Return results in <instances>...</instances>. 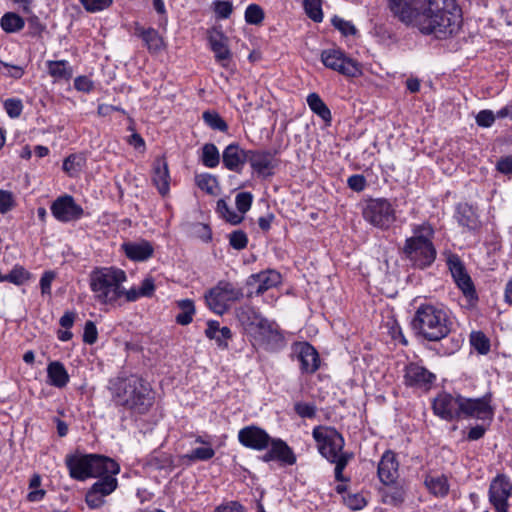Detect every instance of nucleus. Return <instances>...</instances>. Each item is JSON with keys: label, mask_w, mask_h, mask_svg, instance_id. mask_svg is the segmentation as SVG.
I'll return each instance as SVG.
<instances>
[{"label": "nucleus", "mask_w": 512, "mask_h": 512, "mask_svg": "<svg viewBox=\"0 0 512 512\" xmlns=\"http://www.w3.org/2000/svg\"><path fill=\"white\" fill-rule=\"evenodd\" d=\"M410 326L418 339L440 342L449 336L454 322L450 310L443 304L425 302L416 307Z\"/></svg>", "instance_id": "nucleus-2"}, {"label": "nucleus", "mask_w": 512, "mask_h": 512, "mask_svg": "<svg viewBox=\"0 0 512 512\" xmlns=\"http://www.w3.org/2000/svg\"><path fill=\"white\" fill-rule=\"evenodd\" d=\"M214 456L215 450L211 446H207L195 448L190 453L182 455L180 459L183 464L189 466L196 461H208Z\"/></svg>", "instance_id": "nucleus-38"}, {"label": "nucleus", "mask_w": 512, "mask_h": 512, "mask_svg": "<svg viewBox=\"0 0 512 512\" xmlns=\"http://www.w3.org/2000/svg\"><path fill=\"white\" fill-rule=\"evenodd\" d=\"M331 23L335 29L339 30L345 37L353 36L357 33V29L351 21L344 20L339 16H334Z\"/></svg>", "instance_id": "nucleus-51"}, {"label": "nucleus", "mask_w": 512, "mask_h": 512, "mask_svg": "<svg viewBox=\"0 0 512 512\" xmlns=\"http://www.w3.org/2000/svg\"><path fill=\"white\" fill-rule=\"evenodd\" d=\"M152 181L162 196L169 192L170 174L164 157H158L154 160Z\"/></svg>", "instance_id": "nucleus-28"}, {"label": "nucleus", "mask_w": 512, "mask_h": 512, "mask_svg": "<svg viewBox=\"0 0 512 512\" xmlns=\"http://www.w3.org/2000/svg\"><path fill=\"white\" fill-rule=\"evenodd\" d=\"M297 358L300 362L302 374H313L320 367V357L317 350L308 342H300L297 345Z\"/></svg>", "instance_id": "nucleus-24"}, {"label": "nucleus", "mask_w": 512, "mask_h": 512, "mask_svg": "<svg viewBox=\"0 0 512 512\" xmlns=\"http://www.w3.org/2000/svg\"><path fill=\"white\" fill-rule=\"evenodd\" d=\"M306 15L316 23L323 21L322 0H303Z\"/></svg>", "instance_id": "nucleus-46"}, {"label": "nucleus", "mask_w": 512, "mask_h": 512, "mask_svg": "<svg viewBox=\"0 0 512 512\" xmlns=\"http://www.w3.org/2000/svg\"><path fill=\"white\" fill-rule=\"evenodd\" d=\"M98 339V331L95 323L91 320L86 321L83 333V342L93 345Z\"/></svg>", "instance_id": "nucleus-62"}, {"label": "nucleus", "mask_w": 512, "mask_h": 512, "mask_svg": "<svg viewBox=\"0 0 512 512\" xmlns=\"http://www.w3.org/2000/svg\"><path fill=\"white\" fill-rule=\"evenodd\" d=\"M228 238L229 245L235 250H243L248 245V237L243 230L232 231Z\"/></svg>", "instance_id": "nucleus-55"}, {"label": "nucleus", "mask_w": 512, "mask_h": 512, "mask_svg": "<svg viewBox=\"0 0 512 512\" xmlns=\"http://www.w3.org/2000/svg\"><path fill=\"white\" fill-rule=\"evenodd\" d=\"M321 62L323 65L339 74L348 77L356 78L362 75L361 64L349 57L340 48L325 49L321 52Z\"/></svg>", "instance_id": "nucleus-9"}, {"label": "nucleus", "mask_w": 512, "mask_h": 512, "mask_svg": "<svg viewBox=\"0 0 512 512\" xmlns=\"http://www.w3.org/2000/svg\"><path fill=\"white\" fill-rule=\"evenodd\" d=\"M126 272L117 267H97L90 273V289L101 304H113L123 297Z\"/></svg>", "instance_id": "nucleus-5"}, {"label": "nucleus", "mask_w": 512, "mask_h": 512, "mask_svg": "<svg viewBox=\"0 0 512 512\" xmlns=\"http://www.w3.org/2000/svg\"><path fill=\"white\" fill-rule=\"evenodd\" d=\"M208 41L216 61L222 67H228L232 58V53L228 47V37L220 30H213L208 36Z\"/></svg>", "instance_id": "nucleus-25"}, {"label": "nucleus", "mask_w": 512, "mask_h": 512, "mask_svg": "<svg viewBox=\"0 0 512 512\" xmlns=\"http://www.w3.org/2000/svg\"><path fill=\"white\" fill-rule=\"evenodd\" d=\"M489 501L497 512H509L508 500L512 496V483L505 474H498L490 483Z\"/></svg>", "instance_id": "nucleus-12"}, {"label": "nucleus", "mask_w": 512, "mask_h": 512, "mask_svg": "<svg viewBox=\"0 0 512 512\" xmlns=\"http://www.w3.org/2000/svg\"><path fill=\"white\" fill-rule=\"evenodd\" d=\"M353 457L352 453H342L339 459L336 461H330V463L335 464V479L340 482H347L349 478L344 477L343 471L346 468L349 460Z\"/></svg>", "instance_id": "nucleus-52"}, {"label": "nucleus", "mask_w": 512, "mask_h": 512, "mask_svg": "<svg viewBox=\"0 0 512 512\" xmlns=\"http://www.w3.org/2000/svg\"><path fill=\"white\" fill-rule=\"evenodd\" d=\"M74 88L80 92L90 93L94 90V83L89 77L81 75L74 79Z\"/></svg>", "instance_id": "nucleus-64"}, {"label": "nucleus", "mask_w": 512, "mask_h": 512, "mask_svg": "<svg viewBox=\"0 0 512 512\" xmlns=\"http://www.w3.org/2000/svg\"><path fill=\"white\" fill-rule=\"evenodd\" d=\"M413 235L406 238L403 247L400 249L402 259L419 270L432 266L436 260L437 251L433 243L434 229L428 223L414 225Z\"/></svg>", "instance_id": "nucleus-4"}, {"label": "nucleus", "mask_w": 512, "mask_h": 512, "mask_svg": "<svg viewBox=\"0 0 512 512\" xmlns=\"http://www.w3.org/2000/svg\"><path fill=\"white\" fill-rule=\"evenodd\" d=\"M462 23V9L456 0H424L417 29L423 35L446 40L458 34Z\"/></svg>", "instance_id": "nucleus-1"}, {"label": "nucleus", "mask_w": 512, "mask_h": 512, "mask_svg": "<svg viewBox=\"0 0 512 512\" xmlns=\"http://www.w3.org/2000/svg\"><path fill=\"white\" fill-rule=\"evenodd\" d=\"M248 161V150L242 149L238 143H231L222 153L223 166L236 173H241Z\"/></svg>", "instance_id": "nucleus-23"}, {"label": "nucleus", "mask_w": 512, "mask_h": 512, "mask_svg": "<svg viewBox=\"0 0 512 512\" xmlns=\"http://www.w3.org/2000/svg\"><path fill=\"white\" fill-rule=\"evenodd\" d=\"M135 35L142 39L147 49L152 53L160 51L163 47V39L154 28H144L137 25Z\"/></svg>", "instance_id": "nucleus-34"}, {"label": "nucleus", "mask_w": 512, "mask_h": 512, "mask_svg": "<svg viewBox=\"0 0 512 512\" xmlns=\"http://www.w3.org/2000/svg\"><path fill=\"white\" fill-rule=\"evenodd\" d=\"M295 413L304 419H313L316 417L317 407L313 403L296 402L294 404Z\"/></svg>", "instance_id": "nucleus-53"}, {"label": "nucleus", "mask_w": 512, "mask_h": 512, "mask_svg": "<svg viewBox=\"0 0 512 512\" xmlns=\"http://www.w3.org/2000/svg\"><path fill=\"white\" fill-rule=\"evenodd\" d=\"M307 104L311 111L319 116L325 123L330 124L332 121V114L328 106L321 99V97L313 92L307 96Z\"/></svg>", "instance_id": "nucleus-37"}, {"label": "nucleus", "mask_w": 512, "mask_h": 512, "mask_svg": "<svg viewBox=\"0 0 512 512\" xmlns=\"http://www.w3.org/2000/svg\"><path fill=\"white\" fill-rule=\"evenodd\" d=\"M202 119H203L204 123L212 130H217L220 132L228 131L227 122L215 110L204 111L202 114Z\"/></svg>", "instance_id": "nucleus-43"}, {"label": "nucleus", "mask_w": 512, "mask_h": 512, "mask_svg": "<svg viewBox=\"0 0 512 512\" xmlns=\"http://www.w3.org/2000/svg\"><path fill=\"white\" fill-rule=\"evenodd\" d=\"M454 217L459 225L469 230H475L479 225L476 208L467 202L456 205Z\"/></svg>", "instance_id": "nucleus-30"}, {"label": "nucleus", "mask_w": 512, "mask_h": 512, "mask_svg": "<svg viewBox=\"0 0 512 512\" xmlns=\"http://www.w3.org/2000/svg\"><path fill=\"white\" fill-rule=\"evenodd\" d=\"M363 218L382 230L389 229L396 221V211L392 203L385 198L369 199L363 209Z\"/></svg>", "instance_id": "nucleus-8"}, {"label": "nucleus", "mask_w": 512, "mask_h": 512, "mask_svg": "<svg viewBox=\"0 0 512 512\" xmlns=\"http://www.w3.org/2000/svg\"><path fill=\"white\" fill-rule=\"evenodd\" d=\"M446 264L456 286L461 290L464 297L470 303L477 302L478 295L475 285L461 258L457 254L450 253L447 256Z\"/></svg>", "instance_id": "nucleus-11"}, {"label": "nucleus", "mask_w": 512, "mask_h": 512, "mask_svg": "<svg viewBox=\"0 0 512 512\" xmlns=\"http://www.w3.org/2000/svg\"><path fill=\"white\" fill-rule=\"evenodd\" d=\"M344 503L351 510L357 511V510H361L362 508H364L367 504V501L363 495H361L359 493H355V494H348L344 498Z\"/></svg>", "instance_id": "nucleus-61"}, {"label": "nucleus", "mask_w": 512, "mask_h": 512, "mask_svg": "<svg viewBox=\"0 0 512 512\" xmlns=\"http://www.w3.org/2000/svg\"><path fill=\"white\" fill-rule=\"evenodd\" d=\"M252 202L253 195L250 192H240L236 195L235 204L240 215L250 210Z\"/></svg>", "instance_id": "nucleus-57"}, {"label": "nucleus", "mask_w": 512, "mask_h": 512, "mask_svg": "<svg viewBox=\"0 0 512 512\" xmlns=\"http://www.w3.org/2000/svg\"><path fill=\"white\" fill-rule=\"evenodd\" d=\"M424 485L430 494L438 498L446 497L450 491L448 477L444 474H427L424 478Z\"/></svg>", "instance_id": "nucleus-33"}, {"label": "nucleus", "mask_w": 512, "mask_h": 512, "mask_svg": "<svg viewBox=\"0 0 512 512\" xmlns=\"http://www.w3.org/2000/svg\"><path fill=\"white\" fill-rule=\"evenodd\" d=\"M399 463L396 459V454L387 450L381 457L378 464L377 474L380 481L385 485H390L398 478Z\"/></svg>", "instance_id": "nucleus-27"}, {"label": "nucleus", "mask_w": 512, "mask_h": 512, "mask_svg": "<svg viewBox=\"0 0 512 512\" xmlns=\"http://www.w3.org/2000/svg\"><path fill=\"white\" fill-rule=\"evenodd\" d=\"M244 17L247 24L260 25L265 18V13L260 5L250 4L245 10Z\"/></svg>", "instance_id": "nucleus-49"}, {"label": "nucleus", "mask_w": 512, "mask_h": 512, "mask_svg": "<svg viewBox=\"0 0 512 512\" xmlns=\"http://www.w3.org/2000/svg\"><path fill=\"white\" fill-rule=\"evenodd\" d=\"M40 485H41L40 475L34 474L29 481V488L31 489V491L27 495L28 501L38 502L44 498L46 491L43 489H38L40 487Z\"/></svg>", "instance_id": "nucleus-50"}, {"label": "nucleus", "mask_w": 512, "mask_h": 512, "mask_svg": "<svg viewBox=\"0 0 512 512\" xmlns=\"http://www.w3.org/2000/svg\"><path fill=\"white\" fill-rule=\"evenodd\" d=\"M232 331L229 327H220L216 320H209L205 329V336L214 340L218 348L226 350L229 347L228 340L232 338Z\"/></svg>", "instance_id": "nucleus-29"}, {"label": "nucleus", "mask_w": 512, "mask_h": 512, "mask_svg": "<svg viewBox=\"0 0 512 512\" xmlns=\"http://www.w3.org/2000/svg\"><path fill=\"white\" fill-rule=\"evenodd\" d=\"M470 343L480 354H487L490 351V340L481 331H474L471 333Z\"/></svg>", "instance_id": "nucleus-48"}, {"label": "nucleus", "mask_w": 512, "mask_h": 512, "mask_svg": "<svg viewBox=\"0 0 512 512\" xmlns=\"http://www.w3.org/2000/svg\"><path fill=\"white\" fill-rule=\"evenodd\" d=\"M110 390L115 405L134 414H146L154 402L150 384L136 375L111 380Z\"/></svg>", "instance_id": "nucleus-3"}, {"label": "nucleus", "mask_w": 512, "mask_h": 512, "mask_svg": "<svg viewBox=\"0 0 512 512\" xmlns=\"http://www.w3.org/2000/svg\"><path fill=\"white\" fill-rule=\"evenodd\" d=\"M50 209L54 218L62 223L77 221L84 215L83 208L68 194L56 198Z\"/></svg>", "instance_id": "nucleus-14"}, {"label": "nucleus", "mask_w": 512, "mask_h": 512, "mask_svg": "<svg viewBox=\"0 0 512 512\" xmlns=\"http://www.w3.org/2000/svg\"><path fill=\"white\" fill-rule=\"evenodd\" d=\"M268 451L262 455L261 460L265 463L277 461L284 466H292L297 458L293 449L281 438H272Z\"/></svg>", "instance_id": "nucleus-20"}, {"label": "nucleus", "mask_w": 512, "mask_h": 512, "mask_svg": "<svg viewBox=\"0 0 512 512\" xmlns=\"http://www.w3.org/2000/svg\"><path fill=\"white\" fill-rule=\"evenodd\" d=\"M46 68L54 81H69L73 76V68L67 60H48Z\"/></svg>", "instance_id": "nucleus-35"}, {"label": "nucleus", "mask_w": 512, "mask_h": 512, "mask_svg": "<svg viewBox=\"0 0 512 512\" xmlns=\"http://www.w3.org/2000/svg\"><path fill=\"white\" fill-rule=\"evenodd\" d=\"M202 164L208 168H215L220 163V153L213 143H206L202 147L201 155Z\"/></svg>", "instance_id": "nucleus-41"}, {"label": "nucleus", "mask_w": 512, "mask_h": 512, "mask_svg": "<svg viewBox=\"0 0 512 512\" xmlns=\"http://www.w3.org/2000/svg\"><path fill=\"white\" fill-rule=\"evenodd\" d=\"M83 159L82 157L71 154L63 161V170L70 176L77 174L81 170Z\"/></svg>", "instance_id": "nucleus-54"}, {"label": "nucleus", "mask_w": 512, "mask_h": 512, "mask_svg": "<svg viewBox=\"0 0 512 512\" xmlns=\"http://www.w3.org/2000/svg\"><path fill=\"white\" fill-rule=\"evenodd\" d=\"M31 278V273L21 265H15L12 270L4 275L5 282L20 286Z\"/></svg>", "instance_id": "nucleus-45"}, {"label": "nucleus", "mask_w": 512, "mask_h": 512, "mask_svg": "<svg viewBox=\"0 0 512 512\" xmlns=\"http://www.w3.org/2000/svg\"><path fill=\"white\" fill-rule=\"evenodd\" d=\"M205 301L211 311L218 315L226 313L230 304L243 298V291L228 281H219L205 293Z\"/></svg>", "instance_id": "nucleus-7"}, {"label": "nucleus", "mask_w": 512, "mask_h": 512, "mask_svg": "<svg viewBox=\"0 0 512 512\" xmlns=\"http://www.w3.org/2000/svg\"><path fill=\"white\" fill-rule=\"evenodd\" d=\"M195 183L199 189L209 195H216L218 190V180L216 176L209 173H202L195 176Z\"/></svg>", "instance_id": "nucleus-42"}, {"label": "nucleus", "mask_w": 512, "mask_h": 512, "mask_svg": "<svg viewBox=\"0 0 512 512\" xmlns=\"http://www.w3.org/2000/svg\"><path fill=\"white\" fill-rule=\"evenodd\" d=\"M312 436L317 443L319 453L325 459L330 462L340 458L345 440L336 429L325 432L321 426H317L313 429Z\"/></svg>", "instance_id": "nucleus-10"}, {"label": "nucleus", "mask_w": 512, "mask_h": 512, "mask_svg": "<svg viewBox=\"0 0 512 512\" xmlns=\"http://www.w3.org/2000/svg\"><path fill=\"white\" fill-rule=\"evenodd\" d=\"M177 306L182 310L176 316V323L182 326L189 325L193 321V316L195 315L196 309L193 300L191 299H182L177 301Z\"/></svg>", "instance_id": "nucleus-39"}, {"label": "nucleus", "mask_w": 512, "mask_h": 512, "mask_svg": "<svg viewBox=\"0 0 512 512\" xmlns=\"http://www.w3.org/2000/svg\"><path fill=\"white\" fill-rule=\"evenodd\" d=\"M495 114L493 113V111L491 110H481L477 115H476V123L478 126L480 127H484V128H488V127H491L493 125V123L495 122Z\"/></svg>", "instance_id": "nucleus-63"}, {"label": "nucleus", "mask_w": 512, "mask_h": 512, "mask_svg": "<svg viewBox=\"0 0 512 512\" xmlns=\"http://www.w3.org/2000/svg\"><path fill=\"white\" fill-rule=\"evenodd\" d=\"M93 457L94 461L91 462L92 477H104L120 472V466L114 459L99 454H93Z\"/></svg>", "instance_id": "nucleus-31"}, {"label": "nucleus", "mask_w": 512, "mask_h": 512, "mask_svg": "<svg viewBox=\"0 0 512 512\" xmlns=\"http://www.w3.org/2000/svg\"><path fill=\"white\" fill-rule=\"evenodd\" d=\"M436 380V375L416 362L408 363L404 368L403 382L405 386L428 390Z\"/></svg>", "instance_id": "nucleus-18"}, {"label": "nucleus", "mask_w": 512, "mask_h": 512, "mask_svg": "<svg viewBox=\"0 0 512 512\" xmlns=\"http://www.w3.org/2000/svg\"><path fill=\"white\" fill-rule=\"evenodd\" d=\"M491 402V393H487L479 398H466L462 396L461 418H477L479 420L492 421L494 408Z\"/></svg>", "instance_id": "nucleus-13"}, {"label": "nucleus", "mask_w": 512, "mask_h": 512, "mask_svg": "<svg viewBox=\"0 0 512 512\" xmlns=\"http://www.w3.org/2000/svg\"><path fill=\"white\" fill-rule=\"evenodd\" d=\"M252 170L260 177L267 178L274 175L276 160L269 150H248V161Z\"/></svg>", "instance_id": "nucleus-21"}, {"label": "nucleus", "mask_w": 512, "mask_h": 512, "mask_svg": "<svg viewBox=\"0 0 512 512\" xmlns=\"http://www.w3.org/2000/svg\"><path fill=\"white\" fill-rule=\"evenodd\" d=\"M217 212L222 218L233 225L240 224L243 221V216L232 210L224 199L217 201Z\"/></svg>", "instance_id": "nucleus-44"}, {"label": "nucleus", "mask_w": 512, "mask_h": 512, "mask_svg": "<svg viewBox=\"0 0 512 512\" xmlns=\"http://www.w3.org/2000/svg\"><path fill=\"white\" fill-rule=\"evenodd\" d=\"M93 461V454H68L65 457V464L70 477L80 481L92 477L91 462Z\"/></svg>", "instance_id": "nucleus-22"}, {"label": "nucleus", "mask_w": 512, "mask_h": 512, "mask_svg": "<svg viewBox=\"0 0 512 512\" xmlns=\"http://www.w3.org/2000/svg\"><path fill=\"white\" fill-rule=\"evenodd\" d=\"M16 206L14 194L11 191L0 189V213L6 214Z\"/></svg>", "instance_id": "nucleus-56"}, {"label": "nucleus", "mask_w": 512, "mask_h": 512, "mask_svg": "<svg viewBox=\"0 0 512 512\" xmlns=\"http://www.w3.org/2000/svg\"><path fill=\"white\" fill-rule=\"evenodd\" d=\"M47 381L51 386L59 389L67 386L70 381V376L62 362L52 361L48 364Z\"/></svg>", "instance_id": "nucleus-32"}, {"label": "nucleus", "mask_w": 512, "mask_h": 512, "mask_svg": "<svg viewBox=\"0 0 512 512\" xmlns=\"http://www.w3.org/2000/svg\"><path fill=\"white\" fill-rule=\"evenodd\" d=\"M213 4L214 12L219 19H227L233 12V5L229 0H216Z\"/></svg>", "instance_id": "nucleus-58"}, {"label": "nucleus", "mask_w": 512, "mask_h": 512, "mask_svg": "<svg viewBox=\"0 0 512 512\" xmlns=\"http://www.w3.org/2000/svg\"><path fill=\"white\" fill-rule=\"evenodd\" d=\"M117 474H109L104 477H97L98 480L90 487L85 496L88 507L99 508L104 503V497L113 493L118 487Z\"/></svg>", "instance_id": "nucleus-15"}, {"label": "nucleus", "mask_w": 512, "mask_h": 512, "mask_svg": "<svg viewBox=\"0 0 512 512\" xmlns=\"http://www.w3.org/2000/svg\"><path fill=\"white\" fill-rule=\"evenodd\" d=\"M405 500V492L400 487H392L384 491L382 501L392 506H400Z\"/></svg>", "instance_id": "nucleus-47"}, {"label": "nucleus", "mask_w": 512, "mask_h": 512, "mask_svg": "<svg viewBox=\"0 0 512 512\" xmlns=\"http://www.w3.org/2000/svg\"><path fill=\"white\" fill-rule=\"evenodd\" d=\"M240 319L243 322L249 321L250 325L255 326V341L264 350L278 352L285 348L286 339L275 322L269 321L254 310L242 312Z\"/></svg>", "instance_id": "nucleus-6"}, {"label": "nucleus", "mask_w": 512, "mask_h": 512, "mask_svg": "<svg viewBox=\"0 0 512 512\" xmlns=\"http://www.w3.org/2000/svg\"><path fill=\"white\" fill-rule=\"evenodd\" d=\"M125 256L134 262H144L154 254V247L151 242L141 239L139 241H128L121 245Z\"/></svg>", "instance_id": "nucleus-26"}, {"label": "nucleus", "mask_w": 512, "mask_h": 512, "mask_svg": "<svg viewBox=\"0 0 512 512\" xmlns=\"http://www.w3.org/2000/svg\"><path fill=\"white\" fill-rule=\"evenodd\" d=\"M238 441L246 448L263 451L271 444V436L259 426L248 425L239 430Z\"/></svg>", "instance_id": "nucleus-19"}, {"label": "nucleus", "mask_w": 512, "mask_h": 512, "mask_svg": "<svg viewBox=\"0 0 512 512\" xmlns=\"http://www.w3.org/2000/svg\"><path fill=\"white\" fill-rule=\"evenodd\" d=\"M86 11L94 13L111 6L112 0H80Z\"/></svg>", "instance_id": "nucleus-60"}, {"label": "nucleus", "mask_w": 512, "mask_h": 512, "mask_svg": "<svg viewBox=\"0 0 512 512\" xmlns=\"http://www.w3.org/2000/svg\"><path fill=\"white\" fill-rule=\"evenodd\" d=\"M424 0H389L388 7L395 18L417 28L418 15Z\"/></svg>", "instance_id": "nucleus-17"}, {"label": "nucleus", "mask_w": 512, "mask_h": 512, "mask_svg": "<svg viewBox=\"0 0 512 512\" xmlns=\"http://www.w3.org/2000/svg\"><path fill=\"white\" fill-rule=\"evenodd\" d=\"M4 109L11 118H18L23 110V104L20 99L9 98L4 101Z\"/></svg>", "instance_id": "nucleus-59"}, {"label": "nucleus", "mask_w": 512, "mask_h": 512, "mask_svg": "<svg viewBox=\"0 0 512 512\" xmlns=\"http://www.w3.org/2000/svg\"><path fill=\"white\" fill-rule=\"evenodd\" d=\"M1 28L7 33H15L23 29L24 19L14 12L5 13L0 19Z\"/></svg>", "instance_id": "nucleus-40"}, {"label": "nucleus", "mask_w": 512, "mask_h": 512, "mask_svg": "<svg viewBox=\"0 0 512 512\" xmlns=\"http://www.w3.org/2000/svg\"><path fill=\"white\" fill-rule=\"evenodd\" d=\"M251 279L258 284L256 294L261 295L267 290L276 287L281 282V275L275 270H267L252 275Z\"/></svg>", "instance_id": "nucleus-36"}, {"label": "nucleus", "mask_w": 512, "mask_h": 512, "mask_svg": "<svg viewBox=\"0 0 512 512\" xmlns=\"http://www.w3.org/2000/svg\"><path fill=\"white\" fill-rule=\"evenodd\" d=\"M461 395L440 393L433 401L434 414L446 421L461 419Z\"/></svg>", "instance_id": "nucleus-16"}]
</instances>
